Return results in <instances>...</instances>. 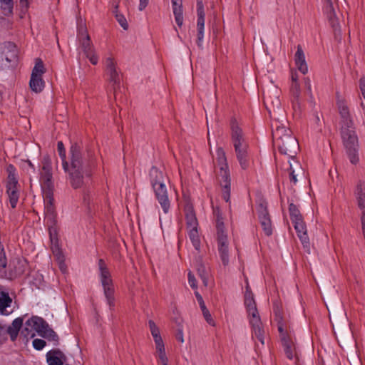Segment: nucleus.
I'll use <instances>...</instances> for the list:
<instances>
[{
  "label": "nucleus",
  "mask_w": 365,
  "mask_h": 365,
  "mask_svg": "<svg viewBox=\"0 0 365 365\" xmlns=\"http://www.w3.org/2000/svg\"><path fill=\"white\" fill-rule=\"evenodd\" d=\"M113 6L114 7L113 13L115 15L116 21L118 22V24L120 25V26L124 30H127L128 28V24L127 22L125 17L122 14H120L118 11V2L114 1L113 3Z\"/></svg>",
  "instance_id": "obj_31"
},
{
  "label": "nucleus",
  "mask_w": 365,
  "mask_h": 365,
  "mask_svg": "<svg viewBox=\"0 0 365 365\" xmlns=\"http://www.w3.org/2000/svg\"><path fill=\"white\" fill-rule=\"evenodd\" d=\"M12 299L9 293L0 289V313L3 315H9L12 312L11 307Z\"/></svg>",
  "instance_id": "obj_25"
},
{
  "label": "nucleus",
  "mask_w": 365,
  "mask_h": 365,
  "mask_svg": "<svg viewBox=\"0 0 365 365\" xmlns=\"http://www.w3.org/2000/svg\"><path fill=\"white\" fill-rule=\"evenodd\" d=\"M46 345V342L43 339H36L33 341V346L37 350H41Z\"/></svg>",
  "instance_id": "obj_43"
},
{
  "label": "nucleus",
  "mask_w": 365,
  "mask_h": 365,
  "mask_svg": "<svg viewBox=\"0 0 365 365\" xmlns=\"http://www.w3.org/2000/svg\"><path fill=\"white\" fill-rule=\"evenodd\" d=\"M6 339V328L0 324V344Z\"/></svg>",
  "instance_id": "obj_46"
},
{
  "label": "nucleus",
  "mask_w": 365,
  "mask_h": 365,
  "mask_svg": "<svg viewBox=\"0 0 365 365\" xmlns=\"http://www.w3.org/2000/svg\"><path fill=\"white\" fill-rule=\"evenodd\" d=\"M292 83L299 82L298 75L296 71H292L291 74Z\"/></svg>",
  "instance_id": "obj_53"
},
{
  "label": "nucleus",
  "mask_w": 365,
  "mask_h": 365,
  "mask_svg": "<svg viewBox=\"0 0 365 365\" xmlns=\"http://www.w3.org/2000/svg\"><path fill=\"white\" fill-rule=\"evenodd\" d=\"M361 222L363 235L365 239V210L362 212V214L361 216Z\"/></svg>",
  "instance_id": "obj_50"
},
{
  "label": "nucleus",
  "mask_w": 365,
  "mask_h": 365,
  "mask_svg": "<svg viewBox=\"0 0 365 365\" xmlns=\"http://www.w3.org/2000/svg\"><path fill=\"white\" fill-rule=\"evenodd\" d=\"M232 139L237 154V158L247 155V145L235 119L231 121Z\"/></svg>",
  "instance_id": "obj_17"
},
{
  "label": "nucleus",
  "mask_w": 365,
  "mask_h": 365,
  "mask_svg": "<svg viewBox=\"0 0 365 365\" xmlns=\"http://www.w3.org/2000/svg\"><path fill=\"white\" fill-rule=\"evenodd\" d=\"M6 172L8 173L6 192L11 206L14 208L16 206L19 196V185L16 176V169L12 165H9L6 168Z\"/></svg>",
  "instance_id": "obj_13"
},
{
  "label": "nucleus",
  "mask_w": 365,
  "mask_h": 365,
  "mask_svg": "<svg viewBox=\"0 0 365 365\" xmlns=\"http://www.w3.org/2000/svg\"><path fill=\"white\" fill-rule=\"evenodd\" d=\"M86 57L89 59L90 62L93 65H96L98 62V56L94 48H92V50L83 52Z\"/></svg>",
  "instance_id": "obj_35"
},
{
  "label": "nucleus",
  "mask_w": 365,
  "mask_h": 365,
  "mask_svg": "<svg viewBox=\"0 0 365 365\" xmlns=\"http://www.w3.org/2000/svg\"><path fill=\"white\" fill-rule=\"evenodd\" d=\"M197 272H198L199 276L202 279L203 284L205 286H207L208 274H207V272L205 267L203 266H201L200 267H199L197 269Z\"/></svg>",
  "instance_id": "obj_39"
},
{
  "label": "nucleus",
  "mask_w": 365,
  "mask_h": 365,
  "mask_svg": "<svg viewBox=\"0 0 365 365\" xmlns=\"http://www.w3.org/2000/svg\"><path fill=\"white\" fill-rule=\"evenodd\" d=\"M195 295L196 299L199 303L200 309L205 307L206 306H205V304L202 299V297L200 294V293L197 291V289L195 292Z\"/></svg>",
  "instance_id": "obj_45"
},
{
  "label": "nucleus",
  "mask_w": 365,
  "mask_h": 365,
  "mask_svg": "<svg viewBox=\"0 0 365 365\" xmlns=\"http://www.w3.org/2000/svg\"><path fill=\"white\" fill-rule=\"evenodd\" d=\"M294 63L297 69L302 73L306 74L308 72V66L306 61L304 52L300 45L297 47L294 54Z\"/></svg>",
  "instance_id": "obj_22"
},
{
  "label": "nucleus",
  "mask_w": 365,
  "mask_h": 365,
  "mask_svg": "<svg viewBox=\"0 0 365 365\" xmlns=\"http://www.w3.org/2000/svg\"><path fill=\"white\" fill-rule=\"evenodd\" d=\"M214 215L216 217L217 252L222 264L226 267L230 262V243L228 236L224 226L222 214L218 208L214 209Z\"/></svg>",
  "instance_id": "obj_6"
},
{
  "label": "nucleus",
  "mask_w": 365,
  "mask_h": 365,
  "mask_svg": "<svg viewBox=\"0 0 365 365\" xmlns=\"http://www.w3.org/2000/svg\"><path fill=\"white\" fill-rule=\"evenodd\" d=\"M35 332L49 340L53 341H57L58 340L56 334L42 318L38 317H33L28 319L24 324L21 334L25 338L29 339L34 337Z\"/></svg>",
  "instance_id": "obj_5"
},
{
  "label": "nucleus",
  "mask_w": 365,
  "mask_h": 365,
  "mask_svg": "<svg viewBox=\"0 0 365 365\" xmlns=\"http://www.w3.org/2000/svg\"><path fill=\"white\" fill-rule=\"evenodd\" d=\"M106 75L108 77V81L113 86L118 84L120 82V76L116 68L106 71Z\"/></svg>",
  "instance_id": "obj_33"
},
{
  "label": "nucleus",
  "mask_w": 365,
  "mask_h": 365,
  "mask_svg": "<svg viewBox=\"0 0 365 365\" xmlns=\"http://www.w3.org/2000/svg\"><path fill=\"white\" fill-rule=\"evenodd\" d=\"M264 104H266V103H265V102H264ZM265 106H267V105H265ZM266 108H267V112H268L269 115L271 116V115H272L271 109H270V108H267V106H266Z\"/></svg>",
  "instance_id": "obj_55"
},
{
  "label": "nucleus",
  "mask_w": 365,
  "mask_h": 365,
  "mask_svg": "<svg viewBox=\"0 0 365 365\" xmlns=\"http://www.w3.org/2000/svg\"><path fill=\"white\" fill-rule=\"evenodd\" d=\"M185 218L188 237L195 249L199 251L201 240L198 230V221L192 205L188 202L185 205Z\"/></svg>",
  "instance_id": "obj_11"
},
{
  "label": "nucleus",
  "mask_w": 365,
  "mask_h": 365,
  "mask_svg": "<svg viewBox=\"0 0 365 365\" xmlns=\"http://www.w3.org/2000/svg\"><path fill=\"white\" fill-rule=\"evenodd\" d=\"M171 3L175 22L181 27L183 24L182 0H171Z\"/></svg>",
  "instance_id": "obj_26"
},
{
  "label": "nucleus",
  "mask_w": 365,
  "mask_h": 365,
  "mask_svg": "<svg viewBox=\"0 0 365 365\" xmlns=\"http://www.w3.org/2000/svg\"><path fill=\"white\" fill-rule=\"evenodd\" d=\"M359 87L361 95L365 98V77L361 78Z\"/></svg>",
  "instance_id": "obj_48"
},
{
  "label": "nucleus",
  "mask_w": 365,
  "mask_h": 365,
  "mask_svg": "<svg viewBox=\"0 0 365 365\" xmlns=\"http://www.w3.org/2000/svg\"><path fill=\"white\" fill-rule=\"evenodd\" d=\"M275 321L277 322L279 343L287 358L294 363L299 361V354L294 343V334L290 329L287 318L275 307Z\"/></svg>",
  "instance_id": "obj_2"
},
{
  "label": "nucleus",
  "mask_w": 365,
  "mask_h": 365,
  "mask_svg": "<svg viewBox=\"0 0 365 365\" xmlns=\"http://www.w3.org/2000/svg\"><path fill=\"white\" fill-rule=\"evenodd\" d=\"M139 1L138 9L140 11H143L148 6L149 0H139Z\"/></svg>",
  "instance_id": "obj_51"
},
{
  "label": "nucleus",
  "mask_w": 365,
  "mask_h": 365,
  "mask_svg": "<svg viewBox=\"0 0 365 365\" xmlns=\"http://www.w3.org/2000/svg\"><path fill=\"white\" fill-rule=\"evenodd\" d=\"M259 220L262 228L265 234L269 236L272 234V221L267 212L266 207H264L262 205H261L259 207Z\"/></svg>",
  "instance_id": "obj_23"
},
{
  "label": "nucleus",
  "mask_w": 365,
  "mask_h": 365,
  "mask_svg": "<svg viewBox=\"0 0 365 365\" xmlns=\"http://www.w3.org/2000/svg\"><path fill=\"white\" fill-rule=\"evenodd\" d=\"M1 8L4 14H10L13 9V0H0Z\"/></svg>",
  "instance_id": "obj_34"
},
{
  "label": "nucleus",
  "mask_w": 365,
  "mask_h": 365,
  "mask_svg": "<svg viewBox=\"0 0 365 365\" xmlns=\"http://www.w3.org/2000/svg\"><path fill=\"white\" fill-rule=\"evenodd\" d=\"M354 195L358 207L363 211L365 210V182L360 181L357 184Z\"/></svg>",
  "instance_id": "obj_28"
},
{
  "label": "nucleus",
  "mask_w": 365,
  "mask_h": 365,
  "mask_svg": "<svg viewBox=\"0 0 365 365\" xmlns=\"http://www.w3.org/2000/svg\"><path fill=\"white\" fill-rule=\"evenodd\" d=\"M306 84L307 86V88L309 91H311V84H310V81L309 79L307 78L306 79Z\"/></svg>",
  "instance_id": "obj_54"
},
{
  "label": "nucleus",
  "mask_w": 365,
  "mask_h": 365,
  "mask_svg": "<svg viewBox=\"0 0 365 365\" xmlns=\"http://www.w3.org/2000/svg\"><path fill=\"white\" fill-rule=\"evenodd\" d=\"M197 29H205V9L202 0H197Z\"/></svg>",
  "instance_id": "obj_29"
},
{
  "label": "nucleus",
  "mask_w": 365,
  "mask_h": 365,
  "mask_svg": "<svg viewBox=\"0 0 365 365\" xmlns=\"http://www.w3.org/2000/svg\"><path fill=\"white\" fill-rule=\"evenodd\" d=\"M277 146L280 153L286 155L289 158L290 180L294 183L297 182V177H303L304 172L298 161L294 159L299 145L292 132L284 126H277Z\"/></svg>",
  "instance_id": "obj_1"
},
{
  "label": "nucleus",
  "mask_w": 365,
  "mask_h": 365,
  "mask_svg": "<svg viewBox=\"0 0 365 365\" xmlns=\"http://www.w3.org/2000/svg\"><path fill=\"white\" fill-rule=\"evenodd\" d=\"M71 183L74 188H78L83 183V166L81 164L80 154L73 149L71 150Z\"/></svg>",
  "instance_id": "obj_15"
},
{
  "label": "nucleus",
  "mask_w": 365,
  "mask_h": 365,
  "mask_svg": "<svg viewBox=\"0 0 365 365\" xmlns=\"http://www.w3.org/2000/svg\"><path fill=\"white\" fill-rule=\"evenodd\" d=\"M244 302L247 312L250 324L252 329V336L257 338L262 344H264V330L257 308V304L250 287L247 284L244 296Z\"/></svg>",
  "instance_id": "obj_4"
},
{
  "label": "nucleus",
  "mask_w": 365,
  "mask_h": 365,
  "mask_svg": "<svg viewBox=\"0 0 365 365\" xmlns=\"http://www.w3.org/2000/svg\"><path fill=\"white\" fill-rule=\"evenodd\" d=\"M148 327L155 343V356L158 365H169L165 343L160 335L159 327L153 320L148 321Z\"/></svg>",
  "instance_id": "obj_12"
},
{
  "label": "nucleus",
  "mask_w": 365,
  "mask_h": 365,
  "mask_svg": "<svg viewBox=\"0 0 365 365\" xmlns=\"http://www.w3.org/2000/svg\"><path fill=\"white\" fill-rule=\"evenodd\" d=\"M98 276L106 302L112 310L115 306V287L112 275L103 259L98 261Z\"/></svg>",
  "instance_id": "obj_9"
},
{
  "label": "nucleus",
  "mask_w": 365,
  "mask_h": 365,
  "mask_svg": "<svg viewBox=\"0 0 365 365\" xmlns=\"http://www.w3.org/2000/svg\"><path fill=\"white\" fill-rule=\"evenodd\" d=\"M291 92L292 96L298 99L301 94L300 84L299 82L292 83Z\"/></svg>",
  "instance_id": "obj_38"
},
{
  "label": "nucleus",
  "mask_w": 365,
  "mask_h": 365,
  "mask_svg": "<svg viewBox=\"0 0 365 365\" xmlns=\"http://www.w3.org/2000/svg\"><path fill=\"white\" fill-rule=\"evenodd\" d=\"M23 325V320L21 318H17L14 320L11 327L6 329V334H10L12 341H14L18 335V331Z\"/></svg>",
  "instance_id": "obj_30"
},
{
  "label": "nucleus",
  "mask_w": 365,
  "mask_h": 365,
  "mask_svg": "<svg viewBox=\"0 0 365 365\" xmlns=\"http://www.w3.org/2000/svg\"><path fill=\"white\" fill-rule=\"evenodd\" d=\"M217 163L220 168L219 180L222 190V197L226 202L230 197V178L225 153L221 148L217 149Z\"/></svg>",
  "instance_id": "obj_10"
},
{
  "label": "nucleus",
  "mask_w": 365,
  "mask_h": 365,
  "mask_svg": "<svg viewBox=\"0 0 365 365\" xmlns=\"http://www.w3.org/2000/svg\"><path fill=\"white\" fill-rule=\"evenodd\" d=\"M150 178L157 200L163 212L168 213L170 210V201L165 186L166 176L155 168L150 170Z\"/></svg>",
  "instance_id": "obj_7"
},
{
  "label": "nucleus",
  "mask_w": 365,
  "mask_h": 365,
  "mask_svg": "<svg viewBox=\"0 0 365 365\" xmlns=\"http://www.w3.org/2000/svg\"><path fill=\"white\" fill-rule=\"evenodd\" d=\"M45 72L46 68L43 61L40 58H36L29 81V86L32 91L38 93L43 90L45 82L42 78V76Z\"/></svg>",
  "instance_id": "obj_14"
},
{
  "label": "nucleus",
  "mask_w": 365,
  "mask_h": 365,
  "mask_svg": "<svg viewBox=\"0 0 365 365\" xmlns=\"http://www.w3.org/2000/svg\"><path fill=\"white\" fill-rule=\"evenodd\" d=\"M240 165L242 169H246L249 166V162L247 160V155L242 157L237 158Z\"/></svg>",
  "instance_id": "obj_44"
},
{
  "label": "nucleus",
  "mask_w": 365,
  "mask_h": 365,
  "mask_svg": "<svg viewBox=\"0 0 365 365\" xmlns=\"http://www.w3.org/2000/svg\"><path fill=\"white\" fill-rule=\"evenodd\" d=\"M176 339L178 341H180V343L183 344L185 340H184V336H183V331H182V329H179L178 330V332L176 334Z\"/></svg>",
  "instance_id": "obj_49"
},
{
  "label": "nucleus",
  "mask_w": 365,
  "mask_h": 365,
  "mask_svg": "<svg viewBox=\"0 0 365 365\" xmlns=\"http://www.w3.org/2000/svg\"><path fill=\"white\" fill-rule=\"evenodd\" d=\"M292 223L302 245L304 247H307L309 246V237L307 235V227L303 219Z\"/></svg>",
  "instance_id": "obj_24"
},
{
  "label": "nucleus",
  "mask_w": 365,
  "mask_h": 365,
  "mask_svg": "<svg viewBox=\"0 0 365 365\" xmlns=\"http://www.w3.org/2000/svg\"><path fill=\"white\" fill-rule=\"evenodd\" d=\"M27 163L29 167H31V168H34V166L31 162L29 161Z\"/></svg>",
  "instance_id": "obj_56"
},
{
  "label": "nucleus",
  "mask_w": 365,
  "mask_h": 365,
  "mask_svg": "<svg viewBox=\"0 0 365 365\" xmlns=\"http://www.w3.org/2000/svg\"><path fill=\"white\" fill-rule=\"evenodd\" d=\"M202 310V315L205 318V319L206 320V322L211 326L212 327H215V322L214 321V319H212V316H211V314L210 313L209 310L207 309V307H204L202 309H201Z\"/></svg>",
  "instance_id": "obj_37"
},
{
  "label": "nucleus",
  "mask_w": 365,
  "mask_h": 365,
  "mask_svg": "<svg viewBox=\"0 0 365 365\" xmlns=\"http://www.w3.org/2000/svg\"><path fill=\"white\" fill-rule=\"evenodd\" d=\"M46 223L49 227V235L53 254L58 264L59 269L63 272H65L66 271V265L64 263L65 257L62 251L58 247L57 237L58 232L56 227H54L55 221L53 223H51L50 221H46Z\"/></svg>",
  "instance_id": "obj_16"
},
{
  "label": "nucleus",
  "mask_w": 365,
  "mask_h": 365,
  "mask_svg": "<svg viewBox=\"0 0 365 365\" xmlns=\"http://www.w3.org/2000/svg\"><path fill=\"white\" fill-rule=\"evenodd\" d=\"M58 150L61 158L63 160V169L65 170H68V163L65 161V158H66L65 149H64V145L61 141H59L58 143Z\"/></svg>",
  "instance_id": "obj_36"
},
{
  "label": "nucleus",
  "mask_w": 365,
  "mask_h": 365,
  "mask_svg": "<svg viewBox=\"0 0 365 365\" xmlns=\"http://www.w3.org/2000/svg\"><path fill=\"white\" fill-rule=\"evenodd\" d=\"M188 283L193 289H197V280L191 272L188 273Z\"/></svg>",
  "instance_id": "obj_42"
},
{
  "label": "nucleus",
  "mask_w": 365,
  "mask_h": 365,
  "mask_svg": "<svg viewBox=\"0 0 365 365\" xmlns=\"http://www.w3.org/2000/svg\"><path fill=\"white\" fill-rule=\"evenodd\" d=\"M203 38L204 29H197V44L199 46H202Z\"/></svg>",
  "instance_id": "obj_47"
},
{
  "label": "nucleus",
  "mask_w": 365,
  "mask_h": 365,
  "mask_svg": "<svg viewBox=\"0 0 365 365\" xmlns=\"http://www.w3.org/2000/svg\"><path fill=\"white\" fill-rule=\"evenodd\" d=\"M16 58V47L11 43L0 45V67L6 68Z\"/></svg>",
  "instance_id": "obj_18"
},
{
  "label": "nucleus",
  "mask_w": 365,
  "mask_h": 365,
  "mask_svg": "<svg viewBox=\"0 0 365 365\" xmlns=\"http://www.w3.org/2000/svg\"><path fill=\"white\" fill-rule=\"evenodd\" d=\"M336 105L341 118V127L345 125L347 126L349 125H353L354 123L346 100L344 98L338 96L336 100Z\"/></svg>",
  "instance_id": "obj_20"
},
{
  "label": "nucleus",
  "mask_w": 365,
  "mask_h": 365,
  "mask_svg": "<svg viewBox=\"0 0 365 365\" xmlns=\"http://www.w3.org/2000/svg\"><path fill=\"white\" fill-rule=\"evenodd\" d=\"M30 0H20V4L23 9L26 10L29 7Z\"/></svg>",
  "instance_id": "obj_52"
},
{
  "label": "nucleus",
  "mask_w": 365,
  "mask_h": 365,
  "mask_svg": "<svg viewBox=\"0 0 365 365\" xmlns=\"http://www.w3.org/2000/svg\"><path fill=\"white\" fill-rule=\"evenodd\" d=\"M289 210L291 220L292 222L299 221V220H301L303 219L298 207L294 204H293V203L289 204Z\"/></svg>",
  "instance_id": "obj_32"
},
{
  "label": "nucleus",
  "mask_w": 365,
  "mask_h": 365,
  "mask_svg": "<svg viewBox=\"0 0 365 365\" xmlns=\"http://www.w3.org/2000/svg\"><path fill=\"white\" fill-rule=\"evenodd\" d=\"M40 182L44 204V214L46 221L53 223L56 218V209L53 197L52 174L50 163L45 160L40 173Z\"/></svg>",
  "instance_id": "obj_3"
},
{
  "label": "nucleus",
  "mask_w": 365,
  "mask_h": 365,
  "mask_svg": "<svg viewBox=\"0 0 365 365\" xmlns=\"http://www.w3.org/2000/svg\"><path fill=\"white\" fill-rule=\"evenodd\" d=\"M323 1V11L330 24L333 27L338 25V21L334 10V3L336 0H322Z\"/></svg>",
  "instance_id": "obj_21"
},
{
  "label": "nucleus",
  "mask_w": 365,
  "mask_h": 365,
  "mask_svg": "<svg viewBox=\"0 0 365 365\" xmlns=\"http://www.w3.org/2000/svg\"><path fill=\"white\" fill-rule=\"evenodd\" d=\"M46 360L48 365H63L66 356L60 351L53 350L46 354Z\"/></svg>",
  "instance_id": "obj_27"
},
{
  "label": "nucleus",
  "mask_w": 365,
  "mask_h": 365,
  "mask_svg": "<svg viewBox=\"0 0 365 365\" xmlns=\"http://www.w3.org/2000/svg\"><path fill=\"white\" fill-rule=\"evenodd\" d=\"M77 39L79 46L83 52L89 51L94 48L91 41L86 26L83 22H80L78 24Z\"/></svg>",
  "instance_id": "obj_19"
},
{
  "label": "nucleus",
  "mask_w": 365,
  "mask_h": 365,
  "mask_svg": "<svg viewBox=\"0 0 365 365\" xmlns=\"http://www.w3.org/2000/svg\"><path fill=\"white\" fill-rule=\"evenodd\" d=\"M105 65L106 71L116 68L115 60L111 56H109L105 58Z\"/></svg>",
  "instance_id": "obj_40"
},
{
  "label": "nucleus",
  "mask_w": 365,
  "mask_h": 365,
  "mask_svg": "<svg viewBox=\"0 0 365 365\" xmlns=\"http://www.w3.org/2000/svg\"><path fill=\"white\" fill-rule=\"evenodd\" d=\"M17 262H18V264H19V266L16 267V266L14 265V269L16 274H21L24 272V267L26 264V260L18 259Z\"/></svg>",
  "instance_id": "obj_41"
},
{
  "label": "nucleus",
  "mask_w": 365,
  "mask_h": 365,
  "mask_svg": "<svg viewBox=\"0 0 365 365\" xmlns=\"http://www.w3.org/2000/svg\"><path fill=\"white\" fill-rule=\"evenodd\" d=\"M341 135L349 160L352 164L359 162V141L354 124L341 127Z\"/></svg>",
  "instance_id": "obj_8"
}]
</instances>
